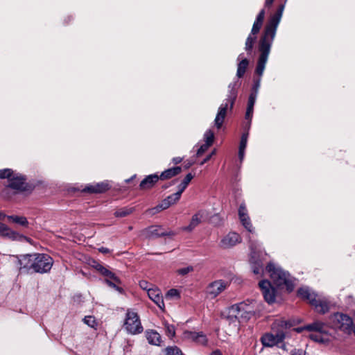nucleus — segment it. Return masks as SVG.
Wrapping results in <instances>:
<instances>
[{
	"mask_svg": "<svg viewBox=\"0 0 355 355\" xmlns=\"http://www.w3.org/2000/svg\"><path fill=\"white\" fill-rule=\"evenodd\" d=\"M302 329H304V327L303 328H297V329H295L297 332H301L302 331Z\"/></svg>",
	"mask_w": 355,
	"mask_h": 355,
	"instance_id": "61",
	"label": "nucleus"
},
{
	"mask_svg": "<svg viewBox=\"0 0 355 355\" xmlns=\"http://www.w3.org/2000/svg\"><path fill=\"white\" fill-rule=\"evenodd\" d=\"M256 99H257V96H256L255 93H250L249 98H248V106L254 108V105Z\"/></svg>",
	"mask_w": 355,
	"mask_h": 355,
	"instance_id": "45",
	"label": "nucleus"
},
{
	"mask_svg": "<svg viewBox=\"0 0 355 355\" xmlns=\"http://www.w3.org/2000/svg\"><path fill=\"white\" fill-rule=\"evenodd\" d=\"M12 175L13 171L10 168L0 170V178L1 179L8 178L10 180Z\"/></svg>",
	"mask_w": 355,
	"mask_h": 355,
	"instance_id": "42",
	"label": "nucleus"
},
{
	"mask_svg": "<svg viewBox=\"0 0 355 355\" xmlns=\"http://www.w3.org/2000/svg\"><path fill=\"white\" fill-rule=\"evenodd\" d=\"M227 285V283L223 280L213 282L207 286V293L211 298H214L223 292Z\"/></svg>",
	"mask_w": 355,
	"mask_h": 355,
	"instance_id": "18",
	"label": "nucleus"
},
{
	"mask_svg": "<svg viewBox=\"0 0 355 355\" xmlns=\"http://www.w3.org/2000/svg\"><path fill=\"white\" fill-rule=\"evenodd\" d=\"M193 270V266H187V267H184V268H180L177 270V273L178 275H185L187 274H188L189 272H192Z\"/></svg>",
	"mask_w": 355,
	"mask_h": 355,
	"instance_id": "44",
	"label": "nucleus"
},
{
	"mask_svg": "<svg viewBox=\"0 0 355 355\" xmlns=\"http://www.w3.org/2000/svg\"><path fill=\"white\" fill-rule=\"evenodd\" d=\"M9 182V187L13 189L20 191L26 189V178L21 175L13 173Z\"/></svg>",
	"mask_w": 355,
	"mask_h": 355,
	"instance_id": "21",
	"label": "nucleus"
},
{
	"mask_svg": "<svg viewBox=\"0 0 355 355\" xmlns=\"http://www.w3.org/2000/svg\"><path fill=\"white\" fill-rule=\"evenodd\" d=\"M215 153V150H214L211 154H209V155H207L203 161H202V162L200 163V165H203L205 163H206L207 162H208L211 156Z\"/></svg>",
	"mask_w": 355,
	"mask_h": 355,
	"instance_id": "54",
	"label": "nucleus"
},
{
	"mask_svg": "<svg viewBox=\"0 0 355 355\" xmlns=\"http://www.w3.org/2000/svg\"><path fill=\"white\" fill-rule=\"evenodd\" d=\"M146 336L148 343L151 345L159 346L162 343L160 334L155 330H148L146 331Z\"/></svg>",
	"mask_w": 355,
	"mask_h": 355,
	"instance_id": "26",
	"label": "nucleus"
},
{
	"mask_svg": "<svg viewBox=\"0 0 355 355\" xmlns=\"http://www.w3.org/2000/svg\"><path fill=\"white\" fill-rule=\"evenodd\" d=\"M90 265L96 271L105 277H106L107 275H110V270H109L106 267L97 262L96 261L93 260Z\"/></svg>",
	"mask_w": 355,
	"mask_h": 355,
	"instance_id": "31",
	"label": "nucleus"
},
{
	"mask_svg": "<svg viewBox=\"0 0 355 355\" xmlns=\"http://www.w3.org/2000/svg\"><path fill=\"white\" fill-rule=\"evenodd\" d=\"M164 329H165L166 334L169 338H171L173 336H175V327L173 324H170L166 322V323H164Z\"/></svg>",
	"mask_w": 355,
	"mask_h": 355,
	"instance_id": "35",
	"label": "nucleus"
},
{
	"mask_svg": "<svg viewBox=\"0 0 355 355\" xmlns=\"http://www.w3.org/2000/svg\"><path fill=\"white\" fill-rule=\"evenodd\" d=\"M284 10V4L279 6L275 13L270 17L266 25L263 35L259 41L258 51L259 52V56L255 69V73L259 77L263 73L272 44L275 39L277 28L281 21Z\"/></svg>",
	"mask_w": 355,
	"mask_h": 355,
	"instance_id": "1",
	"label": "nucleus"
},
{
	"mask_svg": "<svg viewBox=\"0 0 355 355\" xmlns=\"http://www.w3.org/2000/svg\"><path fill=\"white\" fill-rule=\"evenodd\" d=\"M0 236L12 240H21L25 237L15 231L12 230L4 223H0Z\"/></svg>",
	"mask_w": 355,
	"mask_h": 355,
	"instance_id": "23",
	"label": "nucleus"
},
{
	"mask_svg": "<svg viewBox=\"0 0 355 355\" xmlns=\"http://www.w3.org/2000/svg\"><path fill=\"white\" fill-rule=\"evenodd\" d=\"M207 216V212L205 210H199L196 214H195L189 224V225L184 227L182 228L183 230L187 232H191L196 227H197L202 220Z\"/></svg>",
	"mask_w": 355,
	"mask_h": 355,
	"instance_id": "20",
	"label": "nucleus"
},
{
	"mask_svg": "<svg viewBox=\"0 0 355 355\" xmlns=\"http://www.w3.org/2000/svg\"><path fill=\"white\" fill-rule=\"evenodd\" d=\"M281 345L279 346V347L284 350H287V348H286V345H285V343H284V342L282 343H280Z\"/></svg>",
	"mask_w": 355,
	"mask_h": 355,
	"instance_id": "59",
	"label": "nucleus"
},
{
	"mask_svg": "<svg viewBox=\"0 0 355 355\" xmlns=\"http://www.w3.org/2000/svg\"><path fill=\"white\" fill-rule=\"evenodd\" d=\"M182 171V168L180 166H175L163 171L160 175L159 176V179L162 180L170 179L177 175H178Z\"/></svg>",
	"mask_w": 355,
	"mask_h": 355,
	"instance_id": "28",
	"label": "nucleus"
},
{
	"mask_svg": "<svg viewBox=\"0 0 355 355\" xmlns=\"http://www.w3.org/2000/svg\"><path fill=\"white\" fill-rule=\"evenodd\" d=\"M333 326L336 329H340L343 331H349L352 330L353 324L352 319L343 313H336L331 317Z\"/></svg>",
	"mask_w": 355,
	"mask_h": 355,
	"instance_id": "12",
	"label": "nucleus"
},
{
	"mask_svg": "<svg viewBox=\"0 0 355 355\" xmlns=\"http://www.w3.org/2000/svg\"><path fill=\"white\" fill-rule=\"evenodd\" d=\"M230 318H235L239 322L249 320L254 314V306L249 300L232 305L229 309Z\"/></svg>",
	"mask_w": 355,
	"mask_h": 355,
	"instance_id": "5",
	"label": "nucleus"
},
{
	"mask_svg": "<svg viewBox=\"0 0 355 355\" xmlns=\"http://www.w3.org/2000/svg\"><path fill=\"white\" fill-rule=\"evenodd\" d=\"M133 211L134 209L132 207H123L116 210L114 212V216L116 217H125L132 214Z\"/></svg>",
	"mask_w": 355,
	"mask_h": 355,
	"instance_id": "33",
	"label": "nucleus"
},
{
	"mask_svg": "<svg viewBox=\"0 0 355 355\" xmlns=\"http://www.w3.org/2000/svg\"><path fill=\"white\" fill-rule=\"evenodd\" d=\"M239 216L242 225L250 232H252L253 227L251 223L250 217L248 214V211L244 204H241L239 209Z\"/></svg>",
	"mask_w": 355,
	"mask_h": 355,
	"instance_id": "22",
	"label": "nucleus"
},
{
	"mask_svg": "<svg viewBox=\"0 0 355 355\" xmlns=\"http://www.w3.org/2000/svg\"><path fill=\"white\" fill-rule=\"evenodd\" d=\"M241 242V238L236 232H230L225 235L220 242V247L224 249L230 248Z\"/></svg>",
	"mask_w": 355,
	"mask_h": 355,
	"instance_id": "17",
	"label": "nucleus"
},
{
	"mask_svg": "<svg viewBox=\"0 0 355 355\" xmlns=\"http://www.w3.org/2000/svg\"><path fill=\"white\" fill-rule=\"evenodd\" d=\"M259 286L262 291L265 300L268 304H272L275 300V291L272 287L271 283L268 280H262L259 283Z\"/></svg>",
	"mask_w": 355,
	"mask_h": 355,
	"instance_id": "14",
	"label": "nucleus"
},
{
	"mask_svg": "<svg viewBox=\"0 0 355 355\" xmlns=\"http://www.w3.org/2000/svg\"><path fill=\"white\" fill-rule=\"evenodd\" d=\"M172 161L173 164H178L182 161V158L180 157H174Z\"/></svg>",
	"mask_w": 355,
	"mask_h": 355,
	"instance_id": "56",
	"label": "nucleus"
},
{
	"mask_svg": "<svg viewBox=\"0 0 355 355\" xmlns=\"http://www.w3.org/2000/svg\"><path fill=\"white\" fill-rule=\"evenodd\" d=\"M148 295L159 309L162 310L164 309V302L160 290L158 288L148 289Z\"/></svg>",
	"mask_w": 355,
	"mask_h": 355,
	"instance_id": "24",
	"label": "nucleus"
},
{
	"mask_svg": "<svg viewBox=\"0 0 355 355\" xmlns=\"http://www.w3.org/2000/svg\"><path fill=\"white\" fill-rule=\"evenodd\" d=\"M297 295L302 299L307 300L312 306H314L318 312L325 313L328 311V303L324 300L318 299L317 295L309 288L303 287L299 288Z\"/></svg>",
	"mask_w": 355,
	"mask_h": 355,
	"instance_id": "7",
	"label": "nucleus"
},
{
	"mask_svg": "<svg viewBox=\"0 0 355 355\" xmlns=\"http://www.w3.org/2000/svg\"><path fill=\"white\" fill-rule=\"evenodd\" d=\"M83 320L85 324L91 327H94V326L96 324L94 317L92 315L85 316Z\"/></svg>",
	"mask_w": 355,
	"mask_h": 355,
	"instance_id": "43",
	"label": "nucleus"
},
{
	"mask_svg": "<svg viewBox=\"0 0 355 355\" xmlns=\"http://www.w3.org/2000/svg\"><path fill=\"white\" fill-rule=\"evenodd\" d=\"M110 185L108 182H102L93 184L87 185L83 191L89 193H101L110 189Z\"/></svg>",
	"mask_w": 355,
	"mask_h": 355,
	"instance_id": "19",
	"label": "nucleus"
},
{
	"mask_svg": "<svg viewBox=\"0 0 355 355\" xmlns=\"http://www.w3.org/2000/svg\"><path fill=\"white\" fill-rule=\"evenodd\" d=\"M253 110H254L253 107L247 106V110H246L245 116V119L248 121V124L246 125L247 129H250V123H251V121H252V115H253Z\"/></svg>",
	"mask_w": 355,
	"mask_h": 355,
	"instance_id": "36",
	"label": "nucleus"
},
{
	"mask_svg": "<svg viewBox=\"0 0 355 355\" xmlns=\"http://www.w3.org/2000/svg\"><path fill=\"white\" fill-rule=\"evenodd\" d=\"M264 17L265 10L262 9L260 10L258 15L257 16L256 20L252 26L251 33L248 35L245 41V49L248 54H250L252 53L254 44L257 40L256 35L259 32L262 26Z\"/></svg>",
	"mask_w": 355,
	"mask_h": 355,
	"instance_id": "8",
	"label": "nucleus"
},
{
	"mask_svg": "<svg viewBox=\"0 0 355 355\" xmlns=\"http://www.w3.org/2000/svg\"><path fill=\"white\" fill-rule=\"evenodd\" d=\"M33 257H34V254H21L16 257V266L21 273L34 272V259Z\"/></svg>",
	"mask_w": 355,
	"mask_h": 355,
	"instance_id": "13",
	"label": "nucleus"
},
{
	"mask_svg": "<svg viewBox=\"0 0 355 355\" xmlns=\"http://www.w3.org/2000/svg\"><path fill=\"white\" fill-rule=\"evenodd\" d=\"M144 236L148 239H156L164 236H174L172 231H165L162 227L151 226L144 230Z\"/></svg>",
	"mask_w": 355,
	"mask_h": 355,
	"instance_id": "15",
	"label": "nucleus"
},
{
	"mask_svg": "<svg viewBox=\"0 0 355 355\" xmlns=\"http://www.w3.org/2000/svg\"><path fill=\"white\" fill-rule=\"evenodd\" d=\"M304 329L309 331L326 333L325 325L322 322L319 321H316L312 324H308L305 326Z\"/></svg>",
	"mask_w": 355,
	"mask_h": 355,
	"instance_id": "29",
	"label": "nucleus"
},
{
	"mask_svg": "<svg viewBox=\"0 0 355 355\" xmlns=\"http://www.w3.org/2000/svg\"><path fill=\"white\" fill-rule=\"evenodd\" d=\"M211 355H223L222 353L220 352V351L219 350H215L214 351Z\"/></svg>",
	"mask_w": 355,
	"mask_h": 355,
	"instance_id": "58",
	"label": "nucleus"
},
{
	"mask_svg": "<svg viewBox=\"0 0 355 355\" xmlns=\"http://www.w3.org/2000/svg\"><path fill=\"white\" fill-rule=\"evenodd\" d=\"M243 54L241 53L238 57V60L240 62L238 64L236 76L238 78H242L248 67L249 60L247 58H243Z\"/></svg>",
	"mask_w": 355,
	"mask_h": 355,
	"instance_id": "27",
	"label": "nucleus"
},
{
	"mask_svg": "<svg viewBox=\"0 0 355 355\" xmlns=\"http://www.w3.org/2000/svg\"><path fill=\"white\" fill-rule=\"evenodd\" d=\"M239 87V85L238 82L231 83L228 86L229 91L227 98L225 102L220 105L214 120V124L218 129L222 127L227 110H230V111H231L233 108L234 102L237 98Z\"/></svg>",
	"mask_w": 355,
	"mask_h": 355,
	"instance_id": "4",
	"label": "nucleus"
},
{
	"mask_svg": "<svg viewBox=\"0 0 355 355\" xmlns=\"http://www.w3.org/2000/svg\"><path fill=\"white\" fill-rule=\"evenodd\" d=\"M266 270L270 274L273 283L277 286L285 285L290 291L293 290V284L290 275L287 272L283 270L280 267L276 266L272 263H269Z\"/></svg>",
	"mask_w": 355,
	"mask_h": 355,
	"instance_id": "6",
	"label": "nucleus"
},
{
	"mask_svg": "<svg viewBox=\"0 0 355 355\" xmlns=\"http://www.w3.org/2000/svg\"><path fill=\"white\" fill-rule=\"evenodd\" d=\"M166 295L168 297H179V292L178 290L172 288L167 292Z\"/></svg>",
	"mask_w": 355,
	"mask_h": 355,
	"instance_id": "50",
	"label": "nucleus"
},
{
	"mask_svg": "<svg viewBox=\"0 0 355 355\" xmlns=\"http://www.w3.org/2000/svg\"><path fill=\"white\" fill-rule=\"evenodd\" d=\"M98 251L103 254H107L110 252V249L105 248V247H101L98 248Z\"/></svg>",
	"mask_w": 355,
	"mask_h": 355,
	"instance_id": "55",
	"label": "nucleus"
},
{
	"mask_svg": "<svg viewBox=\"0 0 355 355\" xmlns=\"http://www.w3.org/2000/svg\"><path fill=\"white\" fill-rule=\"evenodd\" d=\"M260 82H261V78H260L254 81V85L252 87V92H251V93H255L257 96V94H258L259 88L260 87Z\"/></svg>",
	"mask_w": 355,
	"mask_h": 355,
	"instance_id": "46",
	"label": "nucleus"
},
{
	"mask_svg": "<svg viewBox=\"0 0 355 355\" xmlns=\"http://www.w3.org/2000/svg\"><path fill=\"white\" fill-rule=\"evenodd\" d=\"M291 355H306V352L303 349H295L291 351Z\"/></svg>",
	"mask_w": 355,
	"mask_h": 355,
	"instance_id": "51",
	"label": "nucleus"
},
{
	"mask_svg": "<svg viewBox=\"0 0 355 355\" xmlns=\"http://www.w3.org/2000/svg\"><path fill=\"white\" fill-rule=\"evenodd\" d=\"M6 218V214L0 211V220H3Z\"/></svg>",
	"mask_w": 355,
	"mask_h": 355,
	"instance_id": "60",
	"label": "nucleus"
},
{
	"mask_svg": "<svg viewBox=\"0 0 355 355\" xmlns=\"http://www.w3.org/2000/svg\"><path fill=\"white\" fill-rule=\"evenodd\" d=\"M274 0H266L265 7H270L273 3Z\"/></svg>",
	"mask_w": 355,
	"mask_h": 355,
	"instance_id": "57",
	"label": "nucleus"
},
{
	"mask_svg": "<svg viewBox=\"0 0 355 355\" xmlns=\"http://www.w3.org/2000/svg\"><path fill=\"white\" fill-rule=\"evenodd\" d=\"M159 180V175L157 174L149 175L141 182L139 188L143 190L149 189L152 188Z\"/></svg>",
	"mask_w": 355,
	"mask_h": 355,
	"instance_id": "25",
	"label": "nucleus"
},
{
	"mask_svg": "<svg viewBox=\"0 0 355 355\" xmlns=\"http://www.w3.org/2000/svg\"><path fill=\"white\" fill-rule=\"evenodd\" d=\"M34 272L46 273L50 271L53 266V259L46 254H34Z\"/></svg>",
	"mask_w": 355,
	"mask_h": 355,
	"instance_id": "9",
	"label": "nucleus"
},
{
	"mask_svg": "<svg viewBox=\"0 0 355 355\" xmlns=\"http://www.w3.org/2000/svg\"><path fill=\"white\" fill-rule=\"evenodd\" d=\"M107 278V279H110L114 282H116V284H121V281L118 277L115 275L112 272L110 271V275H107L106 276Z\"/></svg>",
	"mask_w": 355,
	"mask_h": 355,
	"instance_id": "48",
	"label": "nucleus"
},
{
	"mask_svg": "<svg viewBox=\"0 0 355 355\" xmlns=\"http://www.w3.org/2000/svg\"><path fill=\"white\" fill-rule=\"evenodd\" d=\"M106 283L111 287L115 288L116 291H118L120 293H122L123 292V288H121V287H119L116 284V282H114L110 279H106L105 280Z\"/></svg>",
	"mask_w": 355,
	"mask_h": 355,
	"instance_id": "47",
	"label": "nucleus"
},
{
	"mask_svg": "<svg viewBox=\"0 0 355 355\" xmlns=\"http://www.w3.org/2000/svg\"><path fill=\"white\" fill-rule=\"evenodd\" d=\"M250 263L253 272L255 275H260L263 272V257H261V254L257 252L259 245L255 242H250Z\"/></svg>",
	"mask_w": 355,
	"mask_h": 355,
	"instance_id": "11",
	"label": "nucleus"
},
{
	"mask_svg": "<svg viewBox=\"0 0 355 355\" xmlns=\"http://www.w3.org/2000/svg\"><path fill=\"white\" fill-rule=\"evenodd\" d=\"M204 138L205 139V144L211 146L214 141V132L211 130H207L204 135Z\"/></svg>",
	"mask_w": 355,
	"mask_h": 355,
	"instance_id": "40",
	"label": "nucleus"
},
{
	"mask_svg": "<svg viewBox=\"0 0 355 355\" xmlns=\"http://www.w3.org/2000/svg\"><path fill=\"white\" fill-rule=\"evenodd\" d=\"M183 336L185 339L193 341L198 345L202 346L207 345L208 339L202 331H184Z\"/></svg>",
	"mask_w": 355,
	"mask_h": 355,
	"instance_id": "16",
	"label": "nucleus"
},
{
	"mask_svg": "<svg viewBox=\"0 0 355 355\" xmlns=\"http://www.w3.org/2000/svg\"><path fill=\"white\" fill-rule=\"evenodd\" d=\"M293 325L290 320L277 319L272 324L271 329L275 334L266 333L261 338V342L264 347H272L282 343L286 338V330Z\"/></svg>",
	"mask_w": 355,
	"mask_h": 355,
	"instance_id": "2",
	"label": "nucleus"
},
{
	"mask_svg": "<svg viewBox=\"0 0 355 355\" xmlns=\"http://www.w3.org/2000/svg\"><path fill=\"white\" fill-rule=\"evenodd\" d=\"M124 327L130 334H140L144 329L137 313L129 310L126 313Z\"/></svg>",
	"mask_w": 355,
	"mask_h": 355,
	"instance_id": "10",
	"label": "nucleus"
},
{
	"mask_svg": "<svg viewBox=\"0 0 355 355\" xmlns=\"http://www.w3.org/2000/svg\"><path fill=\"white\" fill-rule=\"evenodd\" d=\"M248 130L247 129V131L244 133H243L239 144V148L242 150H245V148L247 146V142H248Z\"/></svg>",
	"mask_w": 355,
	"mask_h": 355,
	"instance_id": "39",
	"label": "nucleus"
},
{
	"mask_svg": "<svg viewBox=\"0 0 355 355\" xmlns=\"http://www.w3.org/2000/svg\"><path fill=\"white\" fill-rule=\"evenodd\" d=\"M139 286L142 289L146 290L147 291H148V289H150L148 288V283L146 281H144V280L140 281Z\"/></svg>",
	"mask_w": 355,
	"mask_h": 355,
	"instance_id": "52",
	"label": "nucleus"
},
{
	"mask_svg": "<svg viewBox=\"0 0 355 355\" xmlns=\"http://www.w3.org/2000/svg\"><path fill=\"white\" fill-rule=\"evenodd\" d=\"M245 155V150L239 149V158L240 159V162H241L244 158Z\"/></svg>",
	"mask_w": 355,
	"mask_h": 355,
	"instance_id": "53",
	"label": "nucleus"
},
{
	"mask_svg": "<svg viewBox=\"0 0 355 355\" xmlns=\"http://www.w3.org/2000/svg\"><path fill=\"white\" fill-rule=\"evenodd\" d=\"M239 87V85L238 82L231 83L228 86L229 91L227 98L225 102L220 105L214 120V124L218 129L222 127L227 110H230V111H231L233 108L234 102L237 98Z\"/></svg>",
	"mask_w": 355,
	"mask_h": 355,
	"instance_id": "3",
	"label": "nucleus"
},
{
	"mask_svg": "<svg viewBox=\"0 0 355 355\" xmlns=\"http://www.w3.org/2000/svg\"><path fill=\"white\" fill-rule=\"evenodd\" d=\"M6 217H7V218L10 221H12V223L19 224L23 227H28V225L29 224L27 218L24 216H15V215H12V216H6Z\"/></svg>",
	"mask_w": 355,
	"mask_h": 355,
	"instance_id": "30",
	"label": "nucleus"
},
{
	"mask_svg": "<svg viewBox=\"0 0 355 355\" xmlns=\"http://www.w3.org/2000/svg\"><path fill=\"white\" fill-rule=\"evenodd\" d=\"M170 202H168L166 198L164 199L158 205L154 207L152 210L154 213L158 212L161 210L166 209L170 207Z\"/></svg>",
	"mask_w": 355,
	"mask_h": 355,
	"instance_id": "34",
	"label": "nucleus"
},
{
	"mask_svg": "<svg viewBox=\"0 0 355 355\" xmlns=\"http://www.w3.org/2000/svg\"><path fill=\"white\" fill-rule=\"evenodd\" d=\"M166 352V355H183L182 351L176 346L167 347Z\"/></svg>",
	"mask_w": 355,
	"mask_h": 355,
	"instance_id": "37",
	"label": "nucleus"
},
{
	"mask_svg": "<svg viewBox=\"0 0 355 355\" xmlns=\"http://www.w3.org/2000/svg\"><path fill=\"white\" fill-rule=\"evenodd\" d=\"M324 333H318L315 332L310 334L309 337L311 340L318 342V343H324L325 342L326 339L323 338Z\"/></svg>",
	"mask_w": 355,
	"mask_h": 355,
	"instance_id": "38",
	"label": "nucleus"
},
{
	"mask_svg": "<svg viewBox=\"0 0 355 355\" xmlns=\"http://www.w3.org/2000/svg\"><path fill=\"white\" fill-rule=\"evenodd\" d=\"M194 175L191 173H188L184 180L182 181V182L178 186V192L182 195L183 191L186 189L189 182L191 181V180L193 178Z\"/></svg>",
	"mask_w": 355,
	"mask_h": 355,
	"instance_id": "32",
	"label": "nucleus"
},
{
	"mask_svg": "<svg viewBox=\"0 0 355 355\" xmlns=\"http://www.w3.org/2000/svg\"><path fill=\"white\" fill-rule=\"evenodd\" d=\"M210 146V145H208L207 144H205L202 145L197 151V155H201L204 152H205L207 148Z\"/></svg>",
	"mask_w": 355,
	"mask_h": 355,
	"instance_id": "49",
	"label": "nucleus"
},
{
	"mask_svg": "<svg viewBox=\"0 0 355 355\" xmlns=\"http://www.w3.org/2000/svg\"><path fill=\"white\" fill-rule=\"evenodd\" d=\"M181 194L177 191L175 193H173L170 196H168L167 198H166L168 202H170V205L175 204L180 198Z\"/></svg>",
	"mask_w": 355,
	"mask_h": 355,
	"instance_id": "41",
	"label": "nucleus"
}]
</instances>
